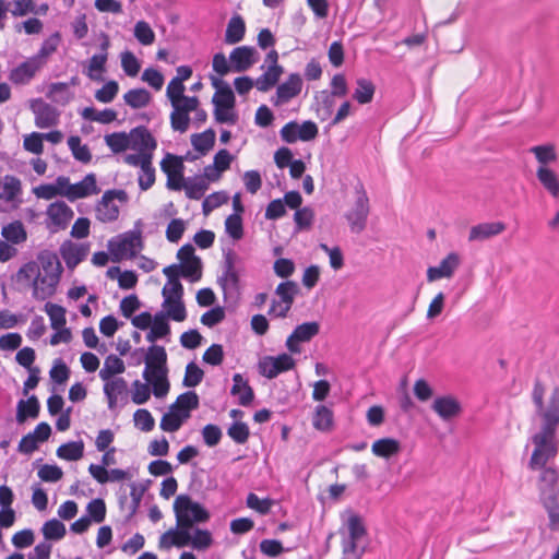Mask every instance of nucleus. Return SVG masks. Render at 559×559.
I'll list each match as a JSON object with an SVG mask.
<instances>
[{
  "instance_id": "f257e3e1",
  "label": "nucleus",
  "mask_w": 559,
  "mask_h": 559,
  "mask_svg": "<svg viewBox=\"0 0 559 559\" xmlns=\"http://www.w3.org/2000/svg\"><path fill=\"white\" fill-rule=\"evenodd\" d=\"M545 385L539 379L534 382L532 401L536 414L542 418L540 430L532 437L534 450L528 467L537 471L546 466L547 462L558 454V441L556 438L559 426V388L556 386L549 396L547 405L544 403Z\"/></svg>"
},
{
  "instance_id": "f03ea898",
  "label": "nucleus",
  "mask_w": 559,
  "mask_h": 559,
  "mask_svg": "<svg viewBox=\"0 0 559 559\" xmlns=\"http://www.w3.org/2000/svg\"><path fill=\"white\" fill-rule=\"evenodd\" d=\"M37 260L43 272L41 287H36L32 295L37 300H45L56 293L63 269L57 253L50 250H41Z\"/></svg>"
},
{
  "instance_id": "7ed1b4c3",
  "label": "nucleus",
  "mask_w": 559,
  "mask_h": 559,
  "mask_svg": "<svg viewBox=\"0 0 559 559\" xmlns=\"http://www.w3.org/2000/svg\"><path fill=\"white\" fill-rule=\"evenodd\" d=\"M369 214L370 200L364 183L358 180L354 186V201L344 214L349 230L353 234H361L367 227Z\"/></svg>"
},
{
  "instance_id": "20e7f679",
  "label": "nucleus",
  "mask_w": 559,
  "mask_h": 559,
  "mask_svg": "<svg viewBox=\"0 0 559 559\" xmlns=\"http://www.w3.org/2000/svg\"><path fill=\"white\" fill-rule=\"evenodd\" d=\"M176 524L183 530L193 528L194 523H205L210 520V512L188 495H179L174 502Z\"/></svg>"
},
{
  "instance_id": "39448f33",
  "label": "nucleus",
  "mask_w": 559,
  "mask_h": 559,
  "mask_svg": "<svg viewBox=\"0 0 559 559\" xmlns=\"http://www.w3.org/2000/svg\"><path fill=\"white\" fill-rule=\"evenodd\" d=\"M142 248L143 241L140 231H127L108 241V249L115 262L134 258Z\"/></svg>"
},
{
  "instance_id": "423d86ee",
  "label": "nucleus",
  "mask_w": 559,
  "mask_h": 559,
  "mask_svg": "<svg viewBox=\"0 0 559 559\" xmlns=\"http://www.w3.org/2000/svg\"><path fill=\"white\" fill-rule=\"evenodd\" d=\"M214 105V118L218 123L235 124L238 115L235 111L236 97L230 87L223 91H216L212 97Z\"/></svg>"
},
{
  "instance_id": "0eeeda50",
  "label": "nucleus",
  "mask_w": 559,
  "mask_h": 559,
  "mask_svg": "<svg viewBox=\"0 0 559 559\" xmlns=\"http://www.w3.org/2000/svg\"><path fill=\"white\" fill-rule=\"evenodd\" d=\"M117 199L120 202L128 201V194L122 189H111L104 192L96 205V217L103 223L114 222L119 216V207L112 203Z\"/></svg>"
},
{
  "instance_id": "6e6552de",
  "label": "nucleus",
  "mask_w": 559,
  "mask_h": 559,
  "mask_svg": "<svg viewBox=\"0 0 559 559\" xmlns=\"http://www.w3.org/2000/svg\"><path fill=\"white\" fill-rule=\"evenodd\" d=\"M144 362L145 368L142 377L145 381H150L154 373L162 377L168 373L167 353L164 346L152 344L144 356Z\"/></svg>"
},
{
  "instance_id": "1a4fd4ad",
  "label": "nucleus",
  "mask_w": 559,
  "mask_h": 559,
  "mask_svg": "<svg viewBox=\"0 0 559 559\" xmlns=\"http://www.w3.org/2000/svg\"><path fill=\"white\" fill-rule=\"evenodd\" d=\"M295 367L294 358L288 354H281L276 357L264 356L258 362V371L267 379L276 378L281 372L288 371Z\"/></svg>"
},
{
  "instance_id": "9d476101",
  "label": "nucleus",
  "mask_w": 559,
  "mask_h": 559,
  "mask_svg": "<svg viewBox=\"0 0 559 559\" xmlns=\"http://www.w3.org/2000/svg\"><path fill=\"white\" fill-rule=\"evenodd\" d=\"M163 173L167 175V187L171 190H181L186 178L182 176L183 158L181 156L167 154L160 162Z\"/></svg>"
},
{
  "instance_id": "9b49d317",
  "label": "nucleus",
  "mask_w": 559,
  "mask_h": 559,
  "mask_svg": "<svg viewBox=\"0 0 559 559\" xmlns=\"http://www.w3.org/2000/svg\"><path fill=\"white\" fill-rule=\"evenodd\" d=\"M320 332V324L316 321L304 322L297 325L286 340V347L293 354L300 353V343L311 341Z\"/></svg>"
},
{
  "instance_id": "f8f14e48",
  "label": "nucleus",
  "mask_w": 559,
  "mask_h": 559,
  "mask_svg": "<svg viewBox=\"0 0 559 559\" xmlns=\"http://www.w3.org/2000/svg\"><path fill=\"white\" fill-rule=\"evenodd\" d=\"M302 79L299 73H290L288 78L281 83L277 88L275 96L272 97V103L275 106L287 104L290 99L298 96L302 90Z\"/></svg>"
},
{
  "instance_id": "ddd939ff",
  "label": "nucleus",
  "mask_w": 559,
  "mask_h": 559,
  "mask_svg": "<svg viewBox=\"0 0 559 559\" xmlns=\"http://www.w3.org/2000/svg\"><path fill=\"white\" fill-rule=\"evenodd\" d=\"M59 251L67 267L73 271L87 257L90 246L66 240L61 243Z\"/></svg>"
},
{
  "instance_id": "4468645a",
  "label": "nucleus",
  "mask_w": 559,
  "mask_h": 559,
  "mask_svg": "<svg viewBox=\"0 0 559 559\" xmlns=\"http://www.w3.org/2000/svg\"><path fill=\"white\" fill-rule=\"evenodd\" d=\"M229 61L234 72H245L258 61V51L252 46H239L231 50Z\"/></svg>"
},
{
  "instance_id": "2eb2a0df",
  "label": "nucleus",
  "mask_w": 559,
  "mask_h": 559,
  "mask_svg": "<svg viewBox=\"0 0 559 559\" xmlns=\"http://www.w3.org/2000/svg\"><path fill=\"white\" fill-rule=\"evenodd\" d=\"M31 108L35 115V124L37 128L46 129L58 123L59 112L50 104L38 98L33 102Z\"/></svg>"
},
{
  "instance_id": "dca6fc26",
  "label": "nucleus",
  "mask_w": 559,
  "mask_h": 559,
  "mask_svg": "<svg viewBox=\"0 0 559 559\" xmlns=\"http://www.w3.org/2000/svg\"><path fill=\"white\" fill-rule=\"evenodd\" d=\"M431 408L444 421L460 416L463 411L459 400L452 395L438 396L435 399Z\"/></svg>"
},
{
  "instance_id": "f3484780",
  "label": "nucleus",
  "mask_w": 559,
  "mask_h": 559,
  "mask_svg": "<svg viewBox=\"0 0 559 559\" xmlns=\"http://www.w3.org/2000/svg\"><path fill=\"white\" fill-rule=\"evenodd\" d=\"M41 68L36 59L29 57L10 71L9 79L15 85L28 84Z\"/></svg>"
},
{
  "instance_id": "a211bd4d",
  "label": "nucleus",
  "mask_w": 559,
  "mask_h": 559,
  "mask_svg": "<svg viewBox=\"0 0 559 559\" xmlns=\"http://www.w3.org/2000/svg\"><path fill=\"white\" fill-rule=\"evenodd\" d=\"M47 216L50 219V224L55 227L51 231H57L68 226L73 217V211L64 202L57 201L48 206Z\"/></svg>"
},
{
  "instance_id": "6ab92c4d",
  "label": "nucleus",
  "mask_w": 559,
  "mask_h": 559,
  "mask_svg": "<svg viewBox=\"0 0 559 559\" xmlns=\"http://www.w3.org/2000/svg\"><path fill=\"white\" fill-rule=\"evenodd\" d=\"M164 275L167 277V283L162 289V296L164 298L162 306L169 304L170 299H181L183 297V286L180 283V276L169 266L163 269Z\"/></svg>"
},
{
  "instance_id": "aec40b11",
  "label": "nucleus",
  "mask_w": 559,
  "mask_h": 559,
  "mask_svg": "<svg viewBox=\"0 0 559 559\" xmlns=\"http://www.w3.org/2000/svg\"><path fill=\"white\" fill-rule=\"evenodd\" d=\"M130 147L142 153L151 152L153 154L157 142L144 126H140L130 131Z\"/></svg>"
},
{
  "instance_id": "412c9836",
  "label": "nucleus",
  "mask_w": 559,
  "mask_h": 559,
  "mask_svg": "<svg viewBox=\"0 0 559 559\" xmlns=\"http://www.w3.org/2000/svg\"><path fill=\"white\" fill-rule=\"evenodd\" d=\"M506 230L502 222H488L477 224L469 229L468 241H484L500 235Z\"/></svg>"
},
{
  "instance_id": "4be33fe9",
  "label": "nucleus",
  "mask_w": 559,
  "mask_h": 559,
  "mask_svg": "<svg viewBox=\"0 0 559 559\" xmlns=\"http://www.w3.org/2000/svg\"><path fill=\"white\" fill-rule=\"evenodd\" d=\"M99 192L94 174L86 175L81 181L72 185L69 191H66V197L70 201L86 198Z\"/></svg>"
},
{
  "instance_id": "5701e85b",
  "label": "nucleus",
  "mask_w": 559,
  "mask_h": 559,
  "mask_svg": "<svg viewBox=\"0 0 559 559\" xmlns=\"http://www.w3.org/2000/svg\"><path fill=\"white\" fill-rule=\"evenodd\" d=\"M297 293L298 286L293 281L283 282L277 285L275 294L280 297V301L284 304V306H281V311L277 312L278 318L287 316Z\"/></svg>"
},
{
  "instance_id": "b1692460",
  "label": "nucleus",
  "mask_w": 559,
  "mask_h": 559,
  "mask_svg": "<svg viewBox=\"0 0 559 559\" xmlns=\"http://www.w3.org/2000/svg\"><path fill=\"white\" fill-rule=\"evenodd\" d=\"M539 475V497L559 495V474L554 467L544 466Z\"/></svg>"
},
{
  "instance_id": "393cba45",
  "label": "nucleus",
  "mask_w": 559,
  "mask_h": 559,
  "mask_svg": "<svg viewBox=\"0 0 559 559\" xmlns=\"http://www.w3.org/2000/svg\"><path fill=\"white\" fill-rule=\"evenodd\" d=\"M372 453L385 460L396 456L402 451L401 442L393 438H381L376 440L371 447Z\"/></svg>"
},
{
  "instance_id": "a878e982",
  "label": "nucleus",
  "mask_w": 559,
  "mask_h": 559,
  "mask_svg": "<svg viewBox=\"0 0 559 559\" xmlns=\"http://www.w3.org/2000/svg\"><path fill=\"white\" fill-rule=\"evenodd\" d=\"M105 384L103 388L104 394L107 399L108 408L115 409L117 406L118 395L124 394L128 390L127 381L121 378H111L110 380H104Z\"/></svg>"
},
{
  "instance_id": "bb28decb",
  "label": "nucleus",
  "mask_w": 559,
  "mask_h": 559,
  "mask_svg": "<svg viewBox=\"0 0 559 559\" xmlns=\"http://www.w3.org/2000/svg\"><path fill=\"white\" fill-rule=\"evenodd\" d=\"M22 194L21 180L13 175L0 176V200L13 202Z\"/></svg>"
},
{
  "instance_id": "cd10ccee",
  "label": "nucleus",
  "mask_w": 559,
  "mask_h": 559,
  "mask_svg": "<svg viewBox=\"0 0 559 559\" xmlns=\"http://www.w3.org/2000/svg\"><path fill=\"white\" fill-rule=\"evenodd\" d=\"M246 35V23L240 14H234L228 23L225 31L224 41L228 45H235L240 43Z\"/></svg>"
},
{
  "instance_id": "c85d7f7f",
  "label": "nucleus",
  "mask_w": 559,
  "mask_h": 559,
  "mask_svg": "<svg viewBox=\"0 0 559 559\" xmlns=\"http://www.w3.org/2000/svg\"><path fill=\"white\" fill-rule=\"evenodd\" d=\"M168 266L180 277L187 278L191 283L198 282L202 277V261L200 258L185 262L183 264H170Z\"/></svg>"
},
{
  "instance_id": "c756f323",
  "label": "nucleus",
  "mask_w": 559,
  "mask_h": 559,
  "mask_svg": "<svg viewBox=\"0 0 559 559\" xmlns=\"http://www.w3.org/2000/svg\"><path fill=\"white\" fill-rule=\"evenodd\" d=\"M170 335V325L166 320L164 311H159L154 316V320L150 325V331L146 334V340L155 343L159 338H165Z\"/></svg>"
},
{
  "instance_id": "7c9ffc66",
  "label": "nucleus",
  "mask_w": 559,
  "mask_h": 559,
  "mask_svg": "<svg viewBox=\"0 0 559 559\" xmlns=\"http://www.w3.org/2000/svg\"><path fill=\"white\" fill-rule=\"evenodd\" d=\"M40 404L36 395H31L26 401L20 400L16 406V420L22 424L27 417L37 418Z\"/></svg>"
},
{
  "instance_id": "2f4dec72",
  "label": "nucleus",
  "mask_w": 559,
  "mask_h": 559,
  "mask_svg": "<svg viewBox=\"0 0 559 559\" xmlns=\"http://www.w3.org/2000/svg\"><path fill=\"white\" fill-rule=\"evenodd\" d=\"M192 528H188V537L185 540V546L190 545L197 550H206L213 544V537L210 531L202 528H194L193 534L190 533Z\"/></svg>"
},
{
  "instance_id": "473e14b6",
  "label": "nucleus",
  "mask_w": 559,
  "mask_h": 559,
  "mask_svg": "<svg viewBox=\"0 0 559 559\" xmlns=\"http://www.w3.org/2000/svg\"><path fill=\"white\" fill-rule=\"evenodd\" d=\"M282 66H269L267 70L255 80V87L260 92H267L275 86L283 74Z\"/></svg>"
},
{
  "instance_id": "72a5a7b5",
  "label": "nucleus",
  "mask_w": 559,
  "mask_h": 559,
  "mask_svg": "<svg viewBox=\"0 0 559 559\" xmlns=\"http://www.w3.org/2000/svg\"><path fill=\"white\" fill-rule=\"evenodd\" d=\"M215 136V131L212 128H209L201 133L192 134L191 144L201 155H205L214 147Z\"/></svg>"
},
{
  "instance_id": "f704fd0d",
  "label": "nucleus",
  "mask_w": 559,
  "mask_h": 559,
  "mask_svg": "<svg viewBox=\"0 0 559 559\" xmlns=\"http://www.w3.org/2000/svg\"><path fill=\"white\" fill-rule=\"evenodd\" d=\"M559 495L540 496V502L549 518V528L551 531L559 530Z\"/></svg>"
},
{
  "instance_id": "c9c22d12",
  "label": "nucleus",
  "mask_w": 559,
  "mask_h": 559,
  "mask_svg": "<svg viewBox=\"0 0 559 559\" xmlns=\"http://www.w3.org/2000/svg\"><path fill=\"white\" fill-rule=\"evenodd\" d=\"M217 283L223 290L224 298L239 292L240 276L237 270L223 271L217 278Z\"/></svg>"
},
{
  "instance_id": "e433bc0d",
  "label": "nucleus",
  "mask_w": 559,
  "mask_h": 559,
  "mask_svg": "<svg viewBox=\"0 0 559 559\" xmlns=\"http://www.w3.org/2000/svg\"><path fill=\"white\" fill-rule=\"evenodd\" d=\"M188 537V531L182 527L176 526L166 533L162 534L159 538V547L169 549L173 546L178 548L185 547V540Z\"/></svg>"
},
{
  "instance_id": "4c0bfd02",
  "label": "nucleus",
  "mask_w": 559,
  "mask_h": 559,
  "mask_svg": "<svg viewBox=\"0 0 559 559\" xmlns=\"http://www.w3.org/2000/svg\"><path fill=\"white\" fill-rule=\"evenodd\" d=\"M19 281H32V288L41 287L40 278H43L39 264L35 261H29L23 264L17 271Z\"/></svg>"
},
{
  "instance_id": "58836bf2",
  "label": "nucleus",
  "mask_w": 559,
  "mask_h": 559,
  "mask_svg": "<svg viewBox=\"0 0 559 559\" xmlns=\"http://www.w3.org/2000/svg\"><path fill=\"white\" fill-rule=\"evenodd\" d=\"M1 235L7 242L13 245H20L27 239V233L21 221H13L7 226H3Z\"/></svg>"
},
{
  "instance_id": "ea45409f",
  "label": "nucleus",
  "mask_w": 559,
  "mask_h": 559,
  "mask_svg": "<svg viewBox=\"0 0 559 559\" xmlns=\"http://www.w3.org/2000/svg\"><path fill=\"white\" fill-rule=\"evenodd\" d=\"M207 188V181L201 176L188 177L183 182L186 195L191 200L201 199Z\"/></svg>"
},
{
  "instance_id": "a19ab883",
  "label": "nucleus",
  "mask_w": 559,
  "mask_h": 559,
  "mask_svg": "<svg viewBox=\"0 0 559 559\" xmlns=\"http://www.w3.org/2000/svg\"><path fill=\"white\" fill-rule=\"evenodd\" d=\"M126 366L121 358L118 356L110 354L105 358L104 366L99 370V378L102 380H110L115 374H120L124 372Z\"/></svg>"
},
{
  "instance_id": "79ce46f5",
  "label": "nucleus",
  "mask_w": 559,
  "mask_h": 559,
  "mask_svg": "<svg viewBox=\"0 0 559 559\" xmlns=\"http://www.w3.org/2000/svg\"><path fill=\"white\" fill-rule=\"evenodd\" d=\"M123 99L131 108L139 109L150 104L152 95L145 88H132L123 95Z\"/></svg>"
},
{
  "instance_id": "37998d69",
  "label": "nucleus",
  "mask_w": 559,
  "mask_h": 559,
  "mask_svg": "<svg viewBox=\"0 0 559 559\" xmlns=\"http://www.w3.org/2000/svg\"><path fill=\"white\" fill-rule=\"evenodd\" d=\"M537 179L543 185V187L554 197H559V180L556 174L547 168L539 167L536 171Z\"/></svg>"
},
{
  "instance_id": "c03bdc74",
  "label": "nucleus",
  "mask_w": 559,
  "mask_h": 559,
  "mask_svg": "<svg viewBox=\"0 0 559 559\" xmlns=\"http://www.w3.org/2000/svg\"><path fill=\"white\" fill-rule=\"evenodd\" d=\"M84 454L83 441H70L57 449V456L67 461H78Z\"/></svg>"
},
{
  "instance_id": "a18cd8bd",
  "label": "nucleus",
  "mask_w": 559,
  "mask_h": 559,
  "mask_svg": "<svg viewBox=\"0 0 559 559\" xmlns=\"http://www.w3.org/2000/svg\"><path fill=\"white\" fill-rule=\"evenodd\" d=\"M356 84L357 87L353 94V98L361 105L370 103L373 99L376 92L374 84L370 80L364 78L358 79Z\"/></svg>"
},
{
  "instance_id": "49530a36",
  "label": "nucleus",
  "mask_w": 559,
  "mask_h": 559,
  "mask_svg": "<svg viewBox=\"0 0 559 559\" xmlns=\"http://www.w3.org/2000/svg\"><path fill=\"white\" fill-rule=\"evenodd\" d=\"M60 43V36L58 33L52 34L47 39H45L37 51L36 55L32 56L36 61L39 62V64L44 68V66L47 63V59L49 56H51L58 48V45Z\"/></svg>"
},
{
  "instance_id": "de8ad7c7",
  "label": "nucleus",
  "mask_w": 559,
  "mask_h": 559,
  "mask_svg": "<svg viewBox=\"0 0 559 559\" xmlns=\"http://www.w3.org/2000/svg\"><path fill=\"white\" fill-rule=\"evenodd\" d=\"M47 96L55 103L67 105L73 97L69 84L64 82L51 83Z\"/></svg>"
},
{
  "instance_id": "09e8293b",
  "label": "nucleus",
  "mask_w": 559,
  "mask_h": 559,
  "mask_svg": "<svg viewBox=\"0 0 559 559\" xmlns=\"http://www.w3.org/2000/svg\"><path fill=\"white\" fill-rule=\"evenodd\" d=\"M312 424L318 430L329 431L333 426V412L325 405H318Z\"/></svg>"
},
{
  "instance_id": "8fccbe9b",
  "label": "nucleus",
  "mask_w": 559,
  "mask_h": 559,
  "mask_svg": "<svg viewBox=\"0 0 559 559\" xmlns=\"http://www.w3.org/2000/svg\"><path fill=\"white\" fill-rule=\"evenodd\" d=\"M334 97L336 96L329 91H321L316 96V99L318 102L317 111L321 120H325L332 115L335 105Z\"/></svg>"
},
{
  "instance_id": "3c124183",
  "label": "nucleus",
  "mask_w": 559,
  "mask_h": 559,
  "mask_svg": "<svg viewBox=\"0 0 559 559\" xmlns=\"http://www.w3.org/2000/svg\"><path fill=\"white\" fill-rule=\"evenodd\" d=\"M45 312L48 314L50 320V326L53 330H59L66 326V308L57 304L47 302L45 305Z\"/></svg>"
},
{
  "instance_id": "603ef678",
  "label": "nucleus",
  "mask_w": 559,
  "mask_h": 559,
  "mask_svg": "<svg viewBox=\"0 0 559 559\" xmlns=\"http://www.w3.org/2000/svg\"><path fill=\"white\" fill-rule=\"evenodd\" d=\"M68 145L71 150L73 157L84 164L90 163L92 154L87 145L81 144V138L78 135H71L68 139Z\"/></svg>"
},
{
  "instance_id": "864d4df0",
  "label": "nucleus",
  "mask_w": 559,
  "mask_h": 559,
  "mask_svg": "<svg viewBox=\"0 0 559 559\" xmlns=\"http://www.w3.org/2000/svg\"><path fill=\"white\" fill-rule=\"evenodd\" d=\"M105 142L114 153L124 152L130 147V133L114 132L105 136Z\"/></svg>"
},
{
  "instance_id": "5fc2aeb1",
  "label": "nucleus",
  "mask_w": 559,
  "mask_h": 559,
  "mask_svg": "<svg viewBox=\"0 0 559 559\" xmlns=\"http://www.w3.org/2000/svg\"><path fill=\"white\" fill-rule=\"evenodd\" d=\"M162 307L166 310V312H164L166 314V319L169 318L176 322H182L187 318V310L182 298L170 299L169 304Z\"/></svg>"
},
{
  "instance_id": "6e6d98bb",
  "label": "nucleus",
  "mask_w": 559,
  "mask_h": 559,
  "mask_svg": "<svg viewBox=\"0 0 559 559\" xmlns=\"http://www.w3.org/2000/svg\"><path fill=\"white\" fill-rule=\"evenodd\" d=\"M41 532L46 539L52 540L63 538L67 533L64 524L57 519H51L45 522L41 527Z\"/></svg>"
},
{
  "instance_id": "4d7b16f0",
  "label": "nucleus",
  "mask_w": 559,
  "mask_h": 559,
  "mask_svg": "<svg viewBox=\"0 0 559 559\" xmlns=\"http://www.w3.org/2000/svg\"><path fill=\"white\" fill-rule=\"evenodd\" d=\"M530 152L533 153L538 163L543 165H547L548 163L555 162L557 159L556 147L550 143L532 146Z\"/></svg>"
},
{
  "instance_id": "13d9d810",
  "label": "nucleus",
  "mask_w": 559,
  "mask_h": 559,
  "mask_svg": "<svg viewBox=\"0 0 559 559\" xmlns=\"http://www.w3.org/2000/svg\"><path fill=\"white\" fill-rule=\"evenodd\" d=\"M203 377L204 371L194 361H191L186 367L182 384L187 388H194L202 382Z\"/></svg>"
},
{
  "instance_id": "bf43d9fd",
  "label": "nucleus",
  "mask_w": 559,
  "mask_h": 559,
  "mask_svg": "<svg viewBox=\"0 0 559 559\" xmlns=\"http://www.w3.org/2000/svg\"><path fill=\"white\" fill-rule=\"evenodd\" d=\"M87 518L91 522L102 523L106 518V504L100 498L91 500L86 506Z\"/></svg>"
},
{
  "instance_id": "052dcab7",
  "label": "nucleus",
  "mask_w": 559,
  "mask_h": 559,
  "mask_svg": "<svg viewBox=\"0 0 559 559\" xmlns=\"http://www.w3.org/2000/svg\"><path fill=\"white\" fill-rule=\"evenodd\" d=\"M227 435L238 444H243L250 436L249 427L243 421H235L227 429Z\"/></svg>"
},
{
  "instance_id": "680f3d73",
  "label": "nucleus",
  "mask_w": 559,
  "mask_h": 559,
  "mask_svg": "<svg viewBox=\"0 0 559 559\" xmlns=\"http://www.w3.org/2000/svg\"><path fill=\"white\" fill-rule=\"evenodd\" d=\"M134 36L139 43L144 46L152 45L155 40V33L145 21L136 22L134 26Z\"/></svg>"
},
{
  "instance_id": "e2e57ef3",
  "label": "nucleus",
  "mask_w": 559,
  "mask_h": 559,
  "mask_svg": "<svg viewBox=\"0 0 559 559\" xmlns=\"http://www.w3.org/2000/svg\"><path fill=\"white\" fill-rule=\"evenodd\" d=\"M226 233L235 240L243 236L242 218L239 214H230L225 221Z\"/></svg>"
},
{
  "instance_id": "0e129e2a",
  "label": "nucleus",
  "mask_w": 559,
  "mask_h": 559,
  "mask_svg": "<svg viewBox=\"0 0 559 559\" xmlns=\"http://www.w3.org/2000/svg\"><path fill=\"white\" fill-rule=\"evenodd\" d=\"M139 187L142 191L148 190L155 182V168L152 165V160L144 162L139 174Z\"/></svg>"
},
{
  "instance_id": "69168bd1",
  "label": "nucleus",
  "mask_w": 559,
  "mask_h": 559,
  "mask_svg": "<svg viewBox=\"0 0 559 559\" xmlns=\"http://www.w3.org/2000/svg\"><path fill=\"white\" fill-rule=\"evenodd\" d=\"M246 503L248 508L255 510L262 515L267 514L271 511V508L273 506V500L270 498L260 499L258 495L250 492L247 496Z\"/></svg>"
},
{
  "instance_id": "338daca9",
  "label": "nucleus",
  "mask_w": 559,
  "mask_h": 559,
  "mask_svg": "<svg viewBox=\"0 0 559 559\" xmlns=\"http://www.w3.org/2000/svg\"><path fill=\"white\" fill-rule=\"evenodd\" d=\"M134 425L142 431L148 432L154 429L155 420L152 414L145 408H139L133 415Z\"/></svg>"
},
{
  "instance_id": "774afa93",
  "label": "nucleus",
  "mask_w": 559,
  "mask_h": 559,
  "mask_svg": "<svg viewBox=\"0 0 559 559\" xmlns=\"http://www.w3.org/2000/svg\"><path fill=\"white\" fill-rule=\"evenodd\" d=\"M119 92V85L116 81L111 80L103 85L102 88L95 93V98L104 104L111 103Z\"/></svg>"
}]
</instances>
